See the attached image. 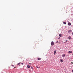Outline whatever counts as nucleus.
I'll return each instance as SVG.
<instances>
[{"instance_id":"1","label":"nucleus","mask_w":73,"mask_h":73,"mask_svg":"<svg viewBox=\"0 0 73 73\" xmlns=\"http://www.w3.org/2000/svg\"><path fill=\"white\" fill-rule=\"evenodd\" d=\"M51 45L52 46H53V45H54V42H53V41H52L51 42Z\"/></svg>"},{"instance_id":"2","label":"nucleus","mask_w":73,"mask_h":73,"mask_svg":"<svg viewBox=\"0 0 73 73\" xmlns=\"http://www.w3.org/2000/svg\"><path fill=\"white\" fill-rule=\"evenodd\" d=\"M72 32V30H70H70H68V33H70V32Z\"/></svg>"},{"instance_id":"3","label":"nucleus","mask_w":73,"mask_h":73,"mask_svg":"<svg viewBox=\"0 0 73 73\" xmlns=\"http://www.w3.org/2000/svg\"><path fill=\"white\" fill-rule=\"evenodd\" d=\"M68 25L69 26H70V25H71V23H70V22H68Z\"/></svg>"},{"instance_id":"4","label":"nucleus","mask_w":73,"mask_h":73,"mask_svg":"<svg viewBox=\"0 0 73 73\" xmlns=\"http://www.w3.org/2000/svg\"><path fill=\"white\" fill-rule=\"evenodd\" d=\"M72 53V51H70L68 52L69 53Z\"/></svg>"},{"instance_id":"5","label":"nucleus","mask_w":73,"mask_h":73,"mask_svg":"<svg viewBox=\"0 0 73 73\" xmlns=\"http://www.w3.org/2000/svg\"><path fill=\"white\" fill-rule=\"evenodd\" d=\"M62 35L61 34H60L59 35V36L60 37H62Z\"/></svg>"},{"instance_id":"6","label":"nucleus","mask_w":73,"mask_h":73,"mask_svg":"<svg viewBox=\"0 0 73 73\" xmlns=\"http://www.w3.org/2000/svg\"><path fill=\"white\" fill-rule=\"evenodd\" d=\"M56 50H55L54 52V54H56Z\"/></svg>"},{"instance_id":"7","label":"nucleus","mask_w":73,"mask_h":73,"mask_svg":"<svg viewBox=\"0 0 73 73\" xmlns=\"http://www.w3.org/2000/svg\"><path fill=\"white\" fill-rule=\"evenodd\" d=\"M71 38H71V37L70 36H69L68 37L69 40H70V39H71Z\"/></svg>"},{"instance_id":"8","label":"nucleus","mask_w":73,"mask_h":73,"mask_svg":"<svg viewBox=\"0 0 73 73\" xmlns=\"http://www.w3.org/2000/svg\"><path fill=\"white\" fill-rule=\"evenodd\" d=\"M65 54H64L62 55V57H65Z\"/></svg>"},{"instance_id":"9","label":"nucleus","mask_w":73,"mask_h":73,"mask_svg":"<svg viewBox=\"0 0 73 73\" xmlns=\"http://www.w3.org/2000/svg\"><path fill=\"white\" fill-rule=\"evenodd\" d=\"M27 67L28 68H30V66H29V65H28L27 66Z\"/></svg>"},{"instance_id":"10","label":"nucleus","mask_w":73,"mask_h":73,"mask_svg":"<svg viewBox=\"0 0 73 73\" xmlns=\"http://www.w3.org/2000/svg\"><path fill=\"white\" fill-rule=\"evenodd\" d=\"M38 60H41V58H38Z\"/></svg>"},{"instance_id":"11","label":"nucleus","mask_w":73,"mask_h":73,"mask_svg":"<svg viewBox=\"0 0 73 73\" xmlns=\"http://www.w3.org/2000/svg\"><path fill=\"white\" fill-rule=\"evenodd\" d=\"M60 61L61 62H63V60H62V59H60Z\"/></svg>"},{"instance_id":"12","label":"nucleus","mask_w":73,"mask_h":73,"mask_svg":"<svg viewBox=\"0 0 73 73\" xmlns=\"http://www.w3.org/2000/svg\"><path fill=\"white\" fill-rule=\"evenodd\" d=\"M20 64H21L20 62H19V63H18L17 64V65H20Z\"/></svg>"},{"instance_id":"13","label":"nucleus","mask_w":73,"mask_h":73,"mask_svg":"<svg viewBox=\"0 0 73 73\" xmlns=\"http://www.w3.org/2000/svg\"><path fill=\"white\" fill-rule=\"evenodd\" d=\"M63 23L64 24L66 25V23L65 22H63Z\"/></svg>"},{"instance_id":"14","label":"nucleus","mask_w":73,"mask_h":73,"mask_svg":"<svg viewBox=\"0 0 73 73\" xmlns=\"http://www.w3.org/2000/svg\"><path fill=\"white\" fill-rule=\"evenodd\" d=\"M31 69H33V67H31Z\"/></svg>"},{"instance_id":"15","label":"nucleus","mask_w":73,"mask_h":73,"mask_svg":"<svg viewBox=\"0 0 73 73\" xmlns=\"http://www.w3.org/2000/svg\"><path fill=\"white\" fill-rule=\"evenodd\" d=\"M60 37H59L58 38V40H59V39H60Z\"/></svg>"},{"instance_id":"16","label":"nucleus","mask_w":73,"mask_h":73,"mask_svg":"<svg viewBox=\"0 0 73 73\" xmlns=\"http://www.w3.org/2000/svg\"><path fill=\"white\" fill-rule=\"evenodd\" d=\"M29 64L30 65H31L32 64L31 63H29Z\"/></svg>"},{"instance_id":"17","label":"nucleus","mask_w":73,"mask_h":73,"mask_svg":"<svg viewBox=\"0 0 73 73\" xmlns=\"http://www.w3.org/2000/svg\"><path fill=\"white\" fill-rule=\"evenodd\" d=\"M21 64H22V65H24V63H21Z\"/></svg>"},{"instance_id":"18","label":"nucleus","mask_w":73,"mask_h":73,"mask_svg":"<svg viewBox=\"0 0 73 73\" xmlns=\"http://www.w3.org/2000/svg\"><path fill=\"white\" fill-rule=\"evenodd\" d=\"M58 43V41H57L56 42V43Z\"/></svg>"},{"instance_id":"19","label":"nucleus","mask_w":73,"mask_h":73,"mask_svg":"<svg viewBox=\"0 0 73 73\" xmlns=\"http://www.w3.org/2000/svg\"><path fill=\"white\" fill-rule=\"evenodd\" d=\"M72 35H73V32H72Z\"/></svg>"},{"instance_id":"20","label":"nucleus","mask_w":73,"mask_h":73,"mask_svg":"<svg viewBox=\"0 0 73 73\" xmlns=\"http://www.w3.org/2000/svg\"><path fill=\"white\" fill-rule=\"evenodd\" d=\"M12 66H14V65H12Z\"/></svg>"},{"instance_id":"21","label":"nucleus","mask_w":73,"mask_h":73,"mask_svg":"<svg viewBox=\"0 0 73 73\" xmlns=\"http://www.w3.org/2000/svg\"><path fill=\"white\" fill-rule=\"evenodd\" d=\"M66 42H67V41H68L66 40Z\"/></svg>"},{"instance_id":"22","label":"nucleus","mask_w":73,"mask_h":73,"mask_svg":"<svg viewBox=\"0 0 73 73\" xmlns=\"http://www.w3.org/2000/svg\"><path fill=\"white\" fill-rule=\"evenodd\" d=\"M72 64H73V62H72Z\"/></svg>"},{"instance_id":"23","label":"nucleus","mask_w":73,"mask_h":73,"mask_svg":"<svg viewBox=\"0 0 73 73\" xmlns=\"http://www.w3.org/2000/svg\"><path fill=\"white\" fill-rule=\"evenodd\" d=\"M71 15H73V14H71Z\"/></svg>"}]
</instances>
